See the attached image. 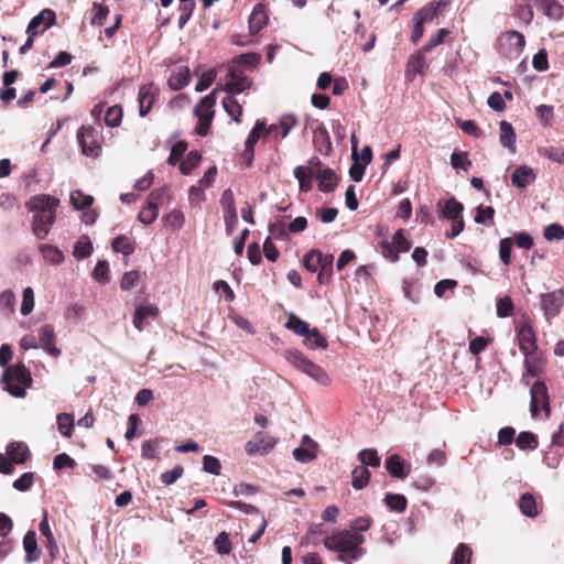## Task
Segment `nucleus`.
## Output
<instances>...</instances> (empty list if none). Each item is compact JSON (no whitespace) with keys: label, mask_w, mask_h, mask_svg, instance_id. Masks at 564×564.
<instances>
[{"label":"nucleus","mask_w":564,"mask_h":564,"mask_svg":"<svg viewBox=\"0 0 564 564\" xmlns=\"http://www.w3.org/2000/svg\"><path fill=\"white\" fill-rule=\"evenodd\" d=\"M12 359V350L8 344L0 347V366L4 368L2 382L4 390L14 398H23L26 389L32 386V377L30 370L22 364L9 367L8 364Z\"/></svg>","instance_id":"obj_1"},{"label":"nucleus","mask_w":564,"mask_h":564,"mask_svg":"<svg viewBox=\"0 0 564 564\" xmlns=\"http://www.w3.org/2000/svg\"><path fill=\"white\" fill-rule=\"evenodd\" d=\"M364 542L362 534L348 529L335 532L324 539L325 547L336 552L338 560L345 564H352L364 556L365 550L361 546Z\"/></svg>","instance_id":"obj_2"},{"label":"nucleus","mask_w":564,"mask_h":564,"mask_svg":"<svg viewBox=\"0 0 564 564\" xmlns=\"http://www.w3.org/2000/svg\"><path fill=\"white\" fill-rule=\"evenodd\" d=\"M57 204L58 199L44 194L32 196L28 200V209L34 213L32 230L39 239H44L50 232L55 221Z\"/></svg>","instance_id":"obj_3"},{"label":"nucleus","mask_w":564,"mask_h":564,"mask_svg":"<svg viewBox=\"0 0 564 564\" xmlns=\"http://www.w3.org/2000/svg\"><path fill=\"white\" fill-rule=\"evenodd\" d=\"M285 359L296 369L308 376L315 382L322 386H329L330 378L327 372L311 359L305 357L301 351L291 349L285 351Z\"/></svg>","instance_id":"obj_4"},{"label":"nucleus","mask_w":564,"mask_h":564,"mask_svg":"<svg viewBox=\"0 0 564 564\" xmlns=\"http://www.w3.org/2000/svg\"><path fill=\"white\" fill-rule=\"evenodd\" d=\"M530 397V412L532 417H535L539 411H543L545 417H549L551 414L550 397L545 383L535 381L531 387Z\"/></svg>","instance_id":"obj_5"},{"label":"nucleus","mask_w":564,"mask_h":564,"mask_svg":"<svg viewBox=\"0 0 564 564\" xmlns=\"http://www.w3.org/2000/svg\"><path fill=\"white\" fill-rule=\"evenodd\" d=\"M77 140L84 154L91 156L99 154V133L93 127L83 126L77 132Z\"/></svg>","instance_id":"obj_6"},{"label":"nucleus","mask_w":564,"mask_h":564,"mask_svg":"<svg viewBox=\"0 0 564 564\" xmlns=\"http://www.w3.org/2000/svg\"><path fill=\"white\" fill-rule=\"evenodd\" d=\"M564 305V289H558L541 295V310L546 319L557 316Z\"/></svg>","instance_id":"obj_7"},{"label":"nucleus","mask_w":564,"mask_h":564,"mask_svg":"<svg viewBox=\"0 0 564 564\" xmlns=\"http://www.w3.org/2000/svg\"><path fill=\"white\" fill-rule=\"evenodd\" d=\"M410 248L411 243L404 237L402 229H399L393 234L391 242H382V253L386 258L391 259L392 262H397L399 260V252H406Z\"/></svg>","instance_id":"obj_8"},{"label":"nucleus","mask_w":564,"mask_h":564,"mask_svg":"<svg viewBox=\"0 0 564 564\" xmlns=\"http://www.w3.org/2000/svg\"><path fill=\"white\" fill-rule=\"evenodd\" d=\"M318 444L308 435H303L301 445L293 451V457L300 463H308L316 458Z\"/></svg>","instance_id":"obj_9"},{"label":"nucleus","mask_w":564,"mask_h":564,"mask_svg":"<svg viewBox=\"0 0 564 564\" xmlns=\"http://www.w3.org/2000/svg\"><path fill=\"white\" fill-rule=\"evenodd\" d=\"M519 346L522 354H529L538 350L535 333L530 324V321L520 323L518 329Z\"/></svg>","instance_id":"obj_10"},{"label":"nucleus","mask_w":564,"mask_h":564,"mask_svg":"<svg viewBox=\"0 0 564 564\" xmlns=\"http://www.w3.org/2000/svg\"><path fill=\"white\" fill-rule=\"evenodd\" d=\"M229 79L226 84V90L230 94H239L242 93L245 89L249 88L251 85L250 79L245 76V74L236 68L235 66H231L228 72Z\"/></svg>","instance_id":"obj_11"},{"label":"nucleus","mask_w":564,"mask_h":564,"mask_svg":"<svg viewBox=\"0 0 564 564\" xmlns=\"http://www.w3.org/2000/svg\"><path fill=\"white\" fill-rule=\"evenodd\" d=\"M275 444L276 442L274 438L263 437L261 434H257L253 440L246 443L245 449L250 456L265 455L275 446Z\"/></svg>","instance_id":"obj_12"},{"label":"nucleus","mask_w":564,"mask_h":564,"mask_svg":"<svg viewBox=\"0 0 564 564\" xmlns=\"http://www.w3.org/2000/svg\"><path fill=\"white\" fill-rule=\"evenodd\" d=\"M386 469L395 478H405L411 471V465L398 454H392L386 459Z\"/></svg>","instance_id":"obj_13"},{"label":"nucleus","mask_w":564,"mask_h":564,"mask_svg":"<svg viewBox=\"0 0 564 564\" xmlns=\"http://www.w3.org/2000/svg\"><path fill=\"white\" fill-rule=\"evenodd\" d=\"M536 174L529 165L518 166L511 175V184L520 189L535 181Z\"/></svg>","instance_id":"obj_14"},{"label":"nucleus","mask_w":564,"mask_h":564,"mask_svg":"<svg viewBox=\"0 0 564 564\" xmlns=\"http://www.w3.org/2000/svg\"><path fill=\"white\" fill-rule=\"evenodd\" d=\"M55 13L51 9H44L39 14H36L32 20L30 21L26 33L32 35H37V28L41 26L45 22L44 30L51 28L55 23Z\"/></svg>","instance_id":"obj_15"},{"label":"nucleus","mask_w":564,"mask_h":564,"mask_svg":"<svg viewBox=\"0 0 564 564\" xmlns=\"http://www.w3.org/2000/svg\"><path fill=\"white\" fill-rule=\"evenodd\" d=\"M155 88L152 84L142 85L139 89V113L144 117L152 108L155 98Z\"/></svg>","instance_id":"obj_16"},{"label":"nucleus","mask_w":564,"mask_h":564,"mask_svg":"<svg viewBox=\"0 0 564 564\" xmlns=\"http://www.w3.org/2000/svg\"><path fill=\"white\" fill-rule=\"evenodd\" d=\"M54 328L51 325H43L39 330V338L44 350L53 357H58L61 350L54 345Z\"/></svg>","instance_id":"obj_17"},{"label":"nucleus","mask_w":564,"mask_h":564,"mask_svg":"<svg viewBox=\"0 0 564 564\" xmlns=\"http://www.w3.org/2000/svg\"><path fill=\"white\" fill-rule=\"evenodd\" d=\"M531 2L540 8L547 18L554 21H558L563 18L564 8L556 0H531Z\"/></svg>","instance_id":"obj_18"},{"label":"nucleus","mask_w":564,"mask_h":564,"mask_svg":"<svg viewBox=\"0 0 564 564\" xmlns=\"http://www.w3.org/2000/svg\"><path fill=\"white\" fill-rule=\"evenodd\" d=\"M268 22V15L265 7L262 3H258L253 7V10L249 17V30L250 33H259Z\"/></svg>","instance_id":"obj_19"},{"label":"nucleus","mask_w":564,"mask_h":564,"mask_svg":"<svg viewBox=\"0 0 564 564\" xmlns=\"http://www.w3.org/2000/svg\"><path fill=\"white\" fill-rule=\"evenodd\" d=\"M216 104V90H213L207 96L203 97L200 101L195 106L194 112L198 119L213 120L214 106Z\"/></svg>","instance_id":"obj_20"},{"label":"nucleus","mask_w":564,"mask_h":564,"mask_svg":"<svg viewBox=\"0 0 564 564\" xmlns=\"http://www.w3.org/2000/svg\"><path fill=\"white\" fill-rule=\"evenodd\" d=\"M164 193V189H160L158 193H151L150 197V202L148 203V205L139 213V220L144 224V225H150L152 224L156 218H158V215H159V210H158V206H156V203L154 202L155 199H159L161 197V195Z\"/></svg>","instance_id":"obj_21"},{"label":"nucleus","mask_w":564,"mask_h":564,"mask_svg":"<svg viewBox=\"0 0 564 564\" xmlns=\"http://www.w3.org/2000/svg\"><path fill=\"white\" fill-rule=\"evenodd\" d=\"M321 192H333L337 185V175L332 169H318L315 173Z\"/></svg>","instance_id":"obj_22"},{"label":"nucleus","mask_w":564,"mask_h":564,"mask_svg":"<svg viewBox=\"0 0 564 564\" xmlns=\"http://www.w3.org/2000/svg\"><path fill=\"white\" fill-rule=\"evenodd\" d=\"M437 207L440 208V212L443 215V217L451 221L463 218L464 206L455 198L447 199L443 205L438 203Z\"/></svg>","instance_id":"obj_23"},{"label":"nucleus","mask_w":564,"mask_h":564,"mask_svg":"<svg viewBox=\"0 0 564 564\" xmlns=\"http://www.w3.org/2000/svg\"><path fill=\"white\" fill-rule=\"evenodd\" d=\"M191 72L187 66L176 67L169 78V86L172 90H181L188 85Z\"/></svg>","instance_id":"obj_24"},{"label":"nucleus","mask_w":564,"mask_h":564,"mask_svg":"<svg viewBox=\"0 0 564 564\" xmlns=\"http://www.w3.org/2000/svg\"><path fill=\"white\" fill-rule=\"evenodd\" d=\"M445 3L442 1L430 2L414 13L413 20L422 23L423 25L432 22L438 15L440 8Z\"/></svg>","instance_id":"obj_25"},{"label":"nucleus","mask_w":564,"mask_h":564,"mask_svg":"<svg viewBox=\"0 0 564 564\" xmlns=\"http://www.w3.org/2000/svg\"><path fill=\"white\" fill-rule=\"evenodd\" d=\"M23 547L25 551V561L31 563L40 557V550L37 549L36 534L34 531H28L23 538Z\"/></svg>","instance_id":"obj_26"},{"label":"nucleus","mask_w":564,"mask_h":564,"mask_svg":"<svg viewBox=\"0 0 564 564\" xmlns=\"http://www.w3.org/2000/svg\"><path fill=\"white\" fill-rule=\"evenodd\" d=\"M159 313L158 307L152 305H140L137 307L133 316V325L138 330H142L144 327V321L148 317L154 318Z\"/></svg>","instance_id":"obj_27"},{"label":"nucleus","mask_w":564,"mask_h":564,"mask_svg":"<svg viewBox=\"0 0 564 564\" xmlns=\"http://www.w3.org/2000/svg\"><path fill=\"white\" fill-rule=\"evenodd\" d=\"M500 143L508 148L511 152H516V132L511 123L508 121H500Z\"/></svg>","instance_id":"obj_28"},{"label":"nucleus","mask_w":564,"mask_h":564,"mask_svg":"<svg viewBox=\"0 0 564 564\" xmlns=\"http://www.w3.org/2000/svg\"><path fill=\"white\" fill-rule=\"evenodd\" d=\"M29 448L26 444L22 442L10 443L7 446V455L15 464H22L29 456Z\"/></svg>","instance_id":"obj_29"},{"label":"nucleus","mask_w":564,"mask_h":564,"mask_svg":"<svg viewBox=\"0 0 564 564\" xmlns=\"http://www.w3.org/2000/svg\"><path fill=\"white\" fill-rule=\"evenodd\" d=\"M533 7L534 3L531 0H517L514 15L527 24H530L533 20Z\"/></svg>","instance_id":"obj_30"},{"label":"nucleus","mask_w":564,"mask_h":564,"mask_svg":"<svg viewBox=\"0 0 564 564\" xmlns=\"http://www.w3.org/2000/svg\"><path fill=\"white\" fill-rule=\"evenodd\" d=\"M264 130L265 122L258 120L246 140V152H249L251 155L253 154L254 144L261 137L265 135Z\"/></svg>","instance_id":"obj_31"},{"label":"nucleus","mask_w":564,"mask_h":564,"mask_svg":"<svg viewBox=\"0 0 564 564\" xmlns=\"http://www.w3.org/2000/svg\"><path fill=\"white\" fill-rule=\"evenodd\" d=\"M93 252V242L87 236H82L75 243L73 254L82 260L88 258Z\"/></svg>","instance_id":"obj_32"},{"label":"nucleus","mask_w":564,"mask_h":564,"mask_svg":"<svg viewBox=\"0 0 564 564\" xmlns=\"http://www.w3.org/2000/svg\"><path fill=\"white\" fill-rule=\"evenodd\" d=\"M370 471L365 466H357L351 471V485L355 489H362L368 485Z\"/></svg>","instance_id":"obj_33"},{"label":"nucleus","mask_w":564,"mask_h":564,"mask_svg":"<svg viewBox=\"0 0 564 564\" xmlns=\"http://www.w3.org/2000/svg\"><path fill=\"white\" fill-rule=\"evenodd\" d=\"M285 327L304 338L311 330L308 324L294 314H290L288 322L285 323Z\"/></svg>","instance_id":"obj_34"},{"label":"nucleus","mask_w":564,"mask_h":564,"mask_svg":"<svg viewBox=\"0 0 564 564\" xmlns=\"http://www.w3.org/2000/svg\"><path fill=\"white\" fill-rule=\"evenodd\" d=\"M269 232L271 239L274 238L276 240H288L290 237V231L288 229V223L284 219L276 220L269 225Z\"/></svg>","instance_id":"obj_35"},{"label":"nucleus","mask_w":564,"mask_h":564,"mask_svg":"<svg viewBox=\"0 0 564 564\" xmlns=\"http://www.w3.org/2000/svg\"><path fill=\"white\" fill-rule=\"evenodd\" d=\"M297 124V118L292 113H285L280 117L278 128L281 139H285L290 131Z\"/></svg>","instance_id":"obj_36"},{"label":"nucleus","mask_w":564,"mask_h":564,"mask_svg":"<svg viewBox=\"0 0 564 564\" xmlns=\"http://www.w3.org/2000/svg\"><path fill=\"white\" fill-rule=\"evenodd\" d=\"M519 508L527 517H535L538 514L536 502L531 494H523L520 498Z\"/></svg>","instance_id":"obj_37"},{"label":"nucleus","mask_w":564,"mask_h":564,"mask_svg":"<svg viewBox=\"0 0 564 564\" xmlns=\"http://www.w3.org/2000/svg\"><path fill=\"white\" fill-rule=\"evenodd\" d=\"M304 344L311 348H326L327 347V339L325 336L321 334V332L317 328H312L306 335Z\"/></svg>","instance_id":"obj_38"},{"label":"nucleus","mask_w":564,"mask_h":564,"mask_svg":"<svg viewBox=\"0 0 564 564\" xmlns=\"http://www.w3.org/2000/svg\"><path fill=\"white\" fill-rule=\"evenodd\" d=\"M56 421L61 434L65 437H70L74 427V416L69 413H59Z\"/></svg>","instance_id":"obj_39"},{"label":"nucleus","mask_w":564,"mask_h":564,"mask_svg":"<svg viewBox=\"0 0 564 564\" xmlns=\"http://www.w3.org/2000/svg\"><path fill=\"white\" fill-rule=\"evenodd\" d=\"M471 549L464 543L458 544L456 547L451 564H470Z\"/></svg>","instance_id":"obj_40"},{"label":"nucleus","mask_w":564,"mask_h":564,"mask_svg":"<svg viewBox=\"0 0 564 564\" xmlns=\"http://www.w3.org/2000/svg\"><path fill=\"white\" fill-rule=\"evenodd\" d=\"M523 355L525 357L524 364H525L527 373L530 376H536L539 373V371L541 370L540 354L538 352V350H533L532 352L523 354Z\"/></svg>","instance_id":"obj_41"},{"label":"nucleus","mask_w":564,"mask_h":564,"mask_svg":"<svg viewBox=\"0 0 564 564\" xmlns=\"http://www.w3.org/2000/svg\"><path fill=\"white\" fill-rule=\"evenodd\" d=\"M200 154L197 151H191L184 160L180 163V170L182 174L188 175L198 165L200 161Z\"/></svg>","instance_id":"obj_42"},{"label":"nucleus","mask_w":564,"mask_h":564,"mask_svg":"<svg viewBox=\"0 0 564 564\" xmlns=\"http://www.w3.org/2000/svg\"><path fill=\"white\" fill-rule=\"evenodd\" d=\"M358 459L362 464L361 466L379 467L380 458L378 453L373 448H366L359 452Z\"/></svg>","instance_id":"obj_43"},{"label":"nucleus","mask_w":564,"mask_h":564,"mask_svg":"<svg viewBox=\"0 0 564 564\" xmlns=\"http://www.w3.org/2000/svg\"><path fill=\"white\" fill-rule=\"evenodd\" d=\"M112 249L116 252H120L124 256H130L134 252V245L126 237V236H118L112 240Z\"/></svg>","instance_id":"obj_44"},{"label":"nucleus","mask_w":564,"mask_h":564,"mask_svg":"<svg viewBox=\"0 0 564 564\" xmlns=\"http://www.w3.org/2000/svg\"><path fill=\"white\" fill-rule=\"evenodd\" d=\"M94 198L90 195H85L82 191H74L70 194V204L75 209H84L90 207Z\"/></svg>","instance_id":"obj_45"},{"label":"nucleus","mask_w":564,"mask_h":564,"mask_svg":"<svg viewBox=\"0 0 564 564\" xmlns=\"http://www.w3.org/2000/svg\"><path fill=\"white\" fill-rule=\"evenodd\" d=\"M223 107L235 121H239V117L242 113V108L234 96L225 97L223 100Z\"/></svg>","instance_id":"obj_46"},{"label":"nucleus","mask_w":564,"mask_h":564,"mask_svg":"<svg viewBox=\"0 0 564 564\" xmlns=\"http://www.w3.org/2000/svg\"><path fill=\"white\" fill-rule=\"evenodd\" d=\"M387 506L397 512H402L406 508V498L399 494H387L384 497Z\"/></svg>","instance_id":"obj_47"},{"label":"nucleus","mask_w":564,"mask_h":564,"mask_svg":"<svg viewBox=\"0 0 564 564\" xmlns=\"http://www.w3.org/2000/svg\"><path fill=\"white\" fill-rule=\"evenodd\" d=\"M40 250L43 257L52 264H59L64 260L62 251L54 246L43 245Z\"/></svg>","instance_id":"obj_48"},{"label":"nucleus","mask_w":564,"mask_h":564,"mask_svg":"<svg viewBox=\"0 0 564 564\" xmlns=\"http://www.w3.org/2000/svg\"><path fill=\"white\" fill-rule=\"evenodd\" d=\"M497 316L500 318H506L512 315L514 310V304L510 296L506 295L500 297L496 304Z\"/></svg>","instance_id":"obj_49"},{"label":"nucleus","mask_w":564,"mask_h":564,"mask_svg":"<svg viewBox=\"0 0 564 564\" xmlns=\"http://www.w3.org/2000/svg\"><path fill=\"white\" fill-rule=\"evenodd\" d=\"M426 53L420 50L417 53L412 55L408 63V73L413 72L414 74L422 73L426 67L425 55Z\"/></svg>","instance_id":"obj_50"},{"label":"nucleus","mask_w":564,"mask_h":564,"mask_svg":"<svg viewBox=\"0 0 564 564\" xmlns=\"http://www.w3.org/2000/svg\"><path fill=\"white\" fill-rule=\"evenodd\" d=\"M516 444L520 449H534L538 447V440L531 432H521L516 440Z\"/></svg>","instance_id":"obj_51"},{"label":"nucleus","mask_w":564,"mask_h":564,"mask_svg":"<svg viewBox=\"0 0 564 564\" xmlns=\"http://www.w3.org/2000/svg\"><path fill=\"white\" fill-rule=\"evenodd\" d=\"M142 274L139 271L126 272L121 279V289L130 291L134 289L141 281Z\"/></svg>","instance_id":"obj_52"},{"label":"nucleus","mask_w":564,"mask_h":564,"mask_svg":"<svg viewBox=\"0 0 564 564\" xmlns=\"http://www.w3.org/2000/svg\"><path fill=\"white\" fill-rule=\"evenodd\" d=\"M220 204L223 206L224 213H227L228 217L235 218L236 205L231 189L228 188L224 191L220 198Z\"/></svg>","instance_id":"obj_53"},{"label":"nucleus","mask_w":564,"mask_h":564,"mask_svg":"<svg viewBox=\"0 0 564 564\" xmlns=\"http://www.w3.org/2000/svg\"><path fill=\"white\" fill-rule=\"evenodd\" d=\"M122 119V109L120 106L109 107L105 113V123L108 127H118Z\"/></svg>","instance_id":"obj_54"},{"label":"nucleus","mask_w":564,"mask_h":564,"mask_svg":"<svg viewBox=\"0 0 564 564\" xmlns=\"http://www.w3.org/2000/svg\"><path fill=\"white\" fill-rule=\"evenodd\" d=\"M93 278L102 284L109 282V265L107 261L101 260L97 262L93 271Z\"/></svg>","instance_id":"obj_55"},{"label":"nucleus","mask_w":564,"mask_h":564,"mask_svg":"<svg viewBox=\"0 0 564 564\" xmlns=\"http://www.w3.org/2000/svg\"><path fill=\"white\" fill-rule=\"evenodd\" d=\"M215 546L220 555H226L231 552V542L227 532H220L215 539Z\"/></svg>","instance_id":"obj_56"},{"label":"nucleus","mask_w":564,"mask_h":564,"mask_svg":"<svg viewBox=\"0 0 564 564\" xmlns=\"http://www.w3.org/2000/svg\"><path fill=\"white\" fill-rule=\"evenodd\" d=\"M34 308V292L32 288L28 286L23 290V299L21 304V314L29 315Z\"/></svg>","instance_id":"obj_57"},{"label":"nucleus","mask_w":564,"mask_h":564,"mask_svg":"<svg viewBox=\"0 0 564 564\" xmlns=\"http://www.w3.org/2000/svg\"><path fill=\"white\" fill-rule=\"evenodd\" d=\"M304 267L310 272H317L319 271V258H318V249H313L308 251L304 258H303Z\"/></svg>","instance_id":"obj_58"},{"label":"nucleus","mask_w":564,"mask_h":564,"mask_svg":"<svg viewBox=\"0 0 564 564\" xmlns=\"http://www.w3.org/2000/svg\"><path fill=\"white\" fill-rule=\"evenodd\" d=\"M221 465L218 458L212 455H205L203 457V470L212 475H219Z\"/></svg>","instance_id":"obj_59"},{"label":"nucleus","mask_w":564,"mask_h":564,"mask_svg":"<svg viewBox=\"0 0 564 564\" xmlns=\"http://www.w3.org/2000/svg\"><path fill=\"white\" fill-rule=\"evenodd\" d=\"M553 106L540 105L536 108V116L544 127H550L553 122Z\"/></svg>","instance_id":"obj_60"},{"label":"nucleus","mask_w":564,"mask_h":564,"mask_svg":"<svg viewBox=\"0 0 564 564\" xmlns=\"http://www.w3.org/2000/svg\"><path fill=\"white\" fill-rule=\"evenodd\" d=\"M0 307L8 313L15 310V294L11 290H6L0 294Z\"/></svg>","instance_id":"obj_61"},{"label":"nucleus","mask_w":564,"mask_h":564,"mask_svg":"<svg viewBox=\"0 0 564 564\" xmlns=\"http://www.w3.org/2000/svg\"><path fill=\"white\" fill-rule=\"evenodd\" d=\"M494 215H495V209L491 206H485V207L479 206L477 208L475 221L477 224H482V225L489 226L490 225L489 221L492 220Z\"/></svg>","instance_id":"obj_62"},{"label":"nucleus","mask_w":564,"mask_h":564,"mask_svg":"<svg viewBox=\"0 0 564 564\" xmlns=\"http://www.w3.org/2000/svg\"><path fill=\"white\" fill-rule=\"evenodd\" d=\"M451 164L454 169L467 171L470 167L471 162L468 160L467 152H455L451 156Z\"/></svg>","instance_id":"obj_63"},{"label":"nucleus","mask_w":564,"mask_h":564,"mask_svg":"<svg viewBox=\"0 0 564 564\" xmlns=\"http://www.w3.org/2000/svg\"><path fill=\"white\" fill-rule=\"evenodd\" d=\"M164 223L173 229H180L184 225V215L181 210H172L164 218Z\"/></svg>","instance_id":"obj_64"}]
</instances>
